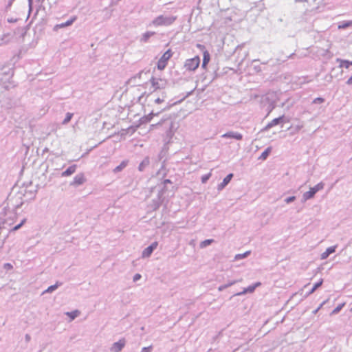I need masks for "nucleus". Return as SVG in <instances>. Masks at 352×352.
Masks as SVG:
<instances>
[{
    "mask_svg": "<svg viewBox=\"0 0 352 352\" xmlns=\"http://www.w3.org/2000/svg\"><path fill=\"white\" fill-rule=\"evenodd\" d=\"M124 344H125L124 340H120L118 342H115L113 344V346L111 347V351L113 352H120L122 349V348L124 346Z\"/></svg>",
    "mask_w": 352,
    "mask_h": 352,
    "instance_id": "8",
    "label": "nucleus"
},
{
    "mask_svg": "<svg viewBox=\"0 0 352 352\" xmlns=\"http://www.w3.org/2000/svg\"><path fill=\"white\" fill-rule=\"evenodd\" d=\"M294 200H295V197H294V196H292V197H289L287 198V199H286V200H285V201H286L287 203H289V202L293 201H294Z\"/></svg>",
    "mask_w": 352,
    "mask_h": 352,
    "instance_id": "32",
    "label": "nucleus"
},
{
    "mask_svg": "<svg viewBox=\"0 0 352 352\" xmlns=\"http://www.w3.org/2000/svg\"><path fill=\"white\" fill-rule=\"evenodd\" d=\"M223 137L232 138L238 140H241L243 138L242 135L239 133L230 132L223 135Z\"/></svg>",
    "mask_w": 352,
    "mask_h": 352,
    "instance_id": "11",
    "label": "nucleus"
},
{
    "mask_svg": "<svg viewBox=\"0 0 352 352\" xmlns=\"http://www.w3.org/2000/svg\"><path fill=\"white\" fill-rule=\"evenodd\" d=\"M58 287L57 285L50 286L46 290L45 292H52L55 290Z\"/></svg>",
    "mask_w": 352,
    "mask_h": 352,
    "instance_id": "27",
    "label": "nucleus"
},
{
    "mask_svg": "<svg viewBox=\"0 0 352 352\" xmlns=\"http://www.w3.org/2000/svg\"><path fill=\"white\" fill-rule=\"evenodd\" d=\"M157 242L153 243L150 246L146 248L142 252L143 257H148L153 251L157 247Z\"/></svg>",
    "mask_w": 352,
    "mask_h": 352,
    "instance_id": "6",
    "label": "nucleus"
},
{
    "mask_svg": "<svg viewBox=\"0 0 352 352\" xmlns=\"http://www.w3.org/2000/svg\"><path fill=\"white\" fill-rule=\"evenodd\" d=\"M80 312L78 310H75L71 312H67L66 314L69 316L71 320H74L76 317L79 315Z\"/></svg>",
    "mask_w": 352,
    "mask_h": 352,
    "instance_id": "18",
    "label": "nucleus"
},
{
    "mask_svg": "<svg viewBox=\"0 0 352 352\" xmlns=\"http://www.w3.org/2000/svg\"><path fill=\"white\" fill-rule=\"evenodd\" d=\"M352 25V21H348V22H346V23H344L341 25H338V28L339 29H344V28H346L349 26H351Z\"/></svg>",
    "mask_w": 352,
    "mask_h": 352,
    "instance_id": "23",
    "label": "nucleus"
},
{
    "mask_svg": "<svg viewBox=\"0 0 352 352\" xmlns=\"http://www.w3.org/2000/svg\"><path fill=\"white\" fill-rule=\"evenodd\" d=\"M316 193V191L314 190V188H311L309 191L306 192L304 194V198L305 199H309L312 198L314 195Z\"/></svg>",
    "mask_w": 352,
    "mask_h": 352,
    "instance_id": "14",
    "label": "nucleus"
},
{
    "mask_svg": "<svg viewBox=\"0 0 352 352\" xmlns=\"http://www.w3.org/2000/svg\"><path fill=\"white\" fill-rule=\"evenodd\" d=\"M25 221H26V220L24 219L21 222V223H19V225L16 226L13 228V230H17L18 229H19V228H21V226L25 223Z\"/></svg>",
    "mask_w": 352,
    "mask_h": 352,
    "instance_id": "30",
    "label": "nucleus"
},
{
    "mask_svg": "<svg viewBox=\"0 0 352 352\" xmlns=\"http://www.w3.org/2000/svg\"><path fill=\"white\" fill-rule=\"evenodd\" d=\"M85 177L83 173H80L75 176L74 180L71 183L72 186H77L82 185L85 182Z\"/></svg>",
    "mask_w": 352,
    "mask_h": 352,
    "instance_id": "5",
    "label": "nucleus"
},
{
    "mask_svg": "<svg viewBox=\"0 0 352 352\" xmlns=\"http://www.w3.org/2000/svg\"><path fill=\"white\" fill-rule=\"evenodd\" d=\"M200 63V58L198 56L194 58L186 60L184 64V67L188 71H195L198 68Z\"/></svg>",
    "mask_w": 352,
    "mask_h": 352,
    "instance_id": "2",
    "label": "nucleus"
},
{
    "mask_svg": "<svg viewBox=\"0 0 352 352\" xmlns=\"http://www.w3.org/2000/svg\"><path fill=\"white\" fill-rule=\"evenodd\" d=\"M324 102V99L322 98H316L314 100V103H322Z\"/></svg>",
    "mask_w": 352,
    "mask_h": 352,
    "instance_id": "31",
    "label": "nucleus"
},
{
    "mask_svg": "<svg viewBox=\"0 0 352 352\" xmlns=\"http://www.w3.org/2000/svg\"><path fill=\"white\" fill-rule=\"evenodd\" d=\"M208 179V176H206V177H202V182H206V181Z\"/></svg>",
    "mask_w": 352,
    "mask_h": 352,
    "instance_id": "37",
    "label": "nucleus"
},
{
    "mask_svg": "<svg viewBox=\"0 0 352 352\" xmlns=\"http://www.w3.org/2000/svg\"><path fill=\"white\" fill-rule=\"evenodd\" d=\"M155 103H157V104H160V103H162V102H164V100H163V99H161V98H157V99H155Z\"/></svg>",
    "mask_w": 352,
    "mask_h": 352,
    "instance_id": "35",
    "label": "nucleus"
},
{
    "mask_svg": "<svg viewBox=\"0 0 352 352\" xmlns=\"http://www.w3.org/2000/svg\"><path fill=\"white\" fill-rule=\"evenodd\" d=\"M210 60V56L207 50H204L203 52V63H202V67L204 68L206 67V65L208 64Z\"/></svg>",
    "mask_w": 352,
    "mask_h": 352,
    "instance_id": "9",
    "label": "nucleus"
},
{
    "mask_svg": "<svg viewBox=\"0 0 352 352\" xmlns=\"http://www.w3.org/2000/svg\"><path fill=\"white\" fill-rule=\"evenodd\" d=\"M175 20V18H166L163 16H160L155 19L153 23L155 25H167L171 24Z\"/></svg>",
    "mask_w": 352,
    "mask_h": 352,
    "instance_id": "4",
    "label": "nucleus"
},
{
    "mask_svg": "<svg viewBox=\"0 0 352 352\" xmlns=\"http://www.w3.org/2000/svg\"><path fill=\"white\" fill-rule=\"evenodd\" d=\"M76 165H72L69 166L67 170H65L64 172L62 173L63 177H67L76 172Z\"/></svg>",
    "mask_w": 352,
    "mask_h": 352,
    "instance_id": "10",
    "label": "nucleus"
},
{
    "mask_svg": "<svg viewBox=\"0 0 352 352\" xmlns=\"http://www.w3.org/2000/svg\"><path fill=\"white\" fill-rule=\"evenodd\" d=\"M153 346L151 345L147 347H144L142 349L141 352H151Z\"/></svg>",
    "mask_w": 352,
    "mask_h": 352,
    "instance_id": "29",
    "label": "nucleus"
},
{
    "mask_svg": "<svg viewBox=\"0 0 352 352\" xmlns=\"http://www.w3.org/2000/svg\"><path fill=\"white\" fill-rule=\"evenodd\" d=\"M340 63V65L344 67L346 69L349 68L350 65H352V61L350 62L349 60H342Z\"/></svg>",
    "mask_w": 352,
    "mask_h": 352,
    "instance_id": "20",
    "label": "nucleus"
},
{
    "mask_svg": "<svg viewBox=\"0 0 352 352\" xmlns=\"http://www.w3.org/2000/svg\"><path fill=\"white\" fill-rule=\"evenodd\" d=\"M141 278V275L140 274H136L133 277V280L137 281Z\"/></svg>",
    "mask_w": 352,
    "mask_h": 352,
    "instance_id": "33",
    "label": "nucleus"
},
{
    "mask_svg": "<svg viewBox=\"0 0 352 352\" xmlns=\"http://www.w3.org/2000/svg\"><path fill=\"white\" fill-rule=\"evenodd\" d=\"M344 304L338 305L336 308H335L333 310L332 314H336L338 313L341 310V309L344 307Z\"/></svg>",
    "mask_w": 352,
    "mask_h": 352,
    "instance_id": "26",
    "label": "nucleus"
},
{
    "mask_svg": "<svg viewBox=\"0 0 352 352\" xmlns=\"http://www.w3.org/2000/svg\"><path fill=\"white\" fill-rule=\"evenodd\" d=\"M250 251H248L243 254H236L235 256H234V259L235 260H239V259H242V258H245L246 256H248L249 254H250Z\"/></svg>",
    "mask_w": 352,
    "mask_h": 352,
    "instance_id": "19",
    "label": "nucleus"
},
{
    "mask_svg": "<svg viewBox=\"0 0 352 352\" xmlns=\"http://www.w3.org/2000/svg\"><path fill=\"white\" fill-rule=\"evenodd\" d=\"M149 36H150L149 33H147L145 34V36L146 38H148L149 37Z\"/></svg>",
    "mask_w": 352,
    "mask_h": 352,
    "instance_id": "38",
    "label": "nucleus"
},
{
    "mask_svg": "<svg viewBox=\"0 0 352 352\" xmlns=\"http://www.w3.org/2000/svg\"><path fill=\"white\" fill-rule=\"evenodd\" d=\"M334 252H335L334 247H330V248H327V250L322 255V258H327L330 254L333 253Z\"/></svg>",
    "mask_w": 352,
    "mask_h": 352,
    "instance_id": "17",
    "label": "nucleus"
},
{
    "mask_svg": "<svg viewBox=\"0 0 352 352\" xmlns=\"http://www.w3.org/2000/svg\"><path fill=\"white\" fill-rule=\"evenodd\" d=\"M313 188H314V190L316 191V192H317L318 191H319L320 190H322L324 188V184L322 183H319L317 185H316L315 186H314Z\"/></svg>",
    "mask_w": 352,
    "mask_h": 352,
    "instance_id": "25",
    "label": "nucleus"
},
{
    "mask_svg": "<svg viewBox=\"0 0 352 352\" xmlns=\"http://www.w3.org/2000/svg\"><path fill=\"white\" fill-rule=\"evenodd\" d=\"M281 120L282 117L273 119L270 122L267 124V125L266 126V129H270L276 125H278Z\"/></svg>",
    "mask_w": 352,
    "mask_h": 352,
    "instance_id": "13",
    "label": "nucleus"
},
{
    "mask_svg": "<svg viewBox=\"0 0 352 352\" xmlns=\"http://www.w3.org/2000/svg\"><path fill=\"white\" fill-rule=\"evenodd\" d=\"M346 83L348 85H352V76L348 79Z\"/></svg>",
    "mask_w": 352,
    "mask_h": 352,
    "instance_id": "36",
    "label": "nucleus"
},
{
    "mask_svg": "<svg viewBox=\"0 0 352 352\" xmlns=\"http://www.w3.org/2000/svg\"><path fill=\"white\" fill-rule=\"evenodd\" d=\"M197 47L199 49H200L201 50H203V52H204V50H205V46H204V45H203L197 44Z\"/></svg>",
    "mask_w": 352,
    "mask_h": 352,
    "instance_id": "34",
    "label": "nucleus"
},
{
    "mask_svg": "<svg viewBox=\"0 0 352 352\" xmlns=\"http://www.w3.org/2000/svg\"><path fill=\"white\" fill-rule=\"evenodd\" d=\"M260 285H261V283H256V284H255V285L248 287V288L246 289V291H247V292H252L255 289V288H256V287L259 286Z\"/></svg>",
    "mask_w": 352,
    "mask_h": 352,
    "instance_id": "28",
    "label": "nucleus"
},
{
    "mask_svg": "<svg viewBox=\"0 0 352 352\" xmlns=\"http://www.w3.org/2000/svg\"><path fill=\"white\" fill-rule=\"evenodd\" d=\"M72 116H73V113H67L66 114L65 118L64 119V120H63V124H67V123H68V122L71 120V119L72 118Z\"/></svg>",
    "mask_w": 352,
    "mask_h": 352,
    "instance_id": "22",
    "label": "nucleus"
},
{
    "mask_svg": "<svg viewBox=\"0 0 352 352\" xmlns=\"http://www.w3.org/2000/svg\"><path fill=\"white\" fill-rule=\"evenodd\" d=\"M151 82L152 85V87L154 89V91H156L157 89H163L165 87L166 85V81L162 78H157L155 77H152L151 78Z\"/></svg>",
    "mask_w": 352,
    "mask_h": 352,
    "instance_id": "3",
    "label": "nucleus"
},
{
    "mask_svg": "<svg viewBox=\"0 0 352 352\" xmlns=\"http://www.w3.org/2000/svg\"><path fill=\"white\" fill-rule=\"evenodd\" d=\"M271 151H272V148L271 147H268L267 148L261 155V156L259 157V159L260 160H265L267 157L268 155H270V153H271Z\"/></svg>",
    "mask_w": 352,
    "mask_h": 352,
    "instance_id": "15",
    "label": "nucleus"
},
{
    "mask_svg": "<svg viewBox=\"0 0 352 352\" xmlns=\"http://www.w3.org/2000/svg\"><path fill=\"white\" fill-rule=\"evenodd\" d=\"M233 174L230 173L223 180V182L219 185L220 188H224L232 179Z\"/></svg>",
    "mask_w": 352,
    "mask_h": 352,
    "instance_id": "12",
    "label": "nucleus"
},
{
    "mask_svg": "<svg viewBox=\"0 0 352 352\" xmlns=\"http://www.w3.org/2000/svg\"><path fill=\"white\" fill-rule=\"evenodd\" d=\"M126 166V163L124 162H122L119 166H118L115 169V172H118L122 170L125 166Z\"/></svg>",
    "mask_w": 352,
    "mask_h": 352,
    "instance_id": "24",
    "label": "nucleus"
},
{
    "mask_svg": "<svg viewBox=\"0 0 352 352\" xmlns=\"http://www.w3.org/2000/svg\"><path fill=\"white\" fill-rule=\"evenodd\" d=\"M172 56L173 52L170 50H168L166 52H165L157 62V69L161 71L164 69L167 65L168 60L172 57Z\"/></svg>",
    "mask_w": 352,
    "mask_h": 352,
    "instance_id": "1",
    "label": "nucleus"
},
{
    "mask_svg": "<svg viewBox=\"0 0 352 352\" xmlns=\"http://www.w3.org/2000/svg\"><path fill=\"white\" fill-rule=\"evenodd\" d=\"M212 242H213L212 239H207V240L202 241L200 244V246L201 248H205V247L209 245L210 244H211Z\"/></svg>",
    "mask_w": 352,
    "mask_h": 352,
    "instance_id": "21",
    "label": "nucleus"
},
{
    "mask_svg": "<svg viewBox=\"0 0 352 352\" xmlns=\"http://www.w3.org/2000/svg\"><path fill=\"white\" fill-rule=\"evenodd\" d=\"M76 19L77 17L76 16H74L69 20L67 21L65 23L56 25L54 26V30H57L58 29L69 26L76 20Z\"/></svg>",
    "mask_w": 352,
    "mask_h": 352,
    "instance_id": "7",
    "label": "nucleus"
},
{
    "mask_svg": "<svg viewBox=\"0 0 352 352\" xmlns=\"http://www.w3.org/2000/svg\"><path fill=\"white\" fill-rule=\"evenodd\" d=\"M323 283V279H320L318 283H315L312 289L310 290L309 294H313L318 287H320Z\"/></svg>",
    "mask_w": 352,
    "mask_h": 352,
    "instance_id": "16",
    "label": "nucleus"
}]
</instances>
